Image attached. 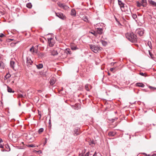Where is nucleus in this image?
<instances>
[{
	"label": "nucleus",
	"mask_w": 156,
	"mask_h": 156,
	"mask_svg": "<svg viewBox=\"0 0 156 156\" xmlns=\"http://www.w3.org/2000/svg\"><path fill=\"white\" fill-rule=\"evenodd\" d=\"M125 36L131 42L133 43L136 42L137 36L133 32L128 33L126 34Z\"/></svg>",
	"instance_id": "obj_1"
},
{
	"label": "nucleus",
	"mask_w": 156,
	"mask_h": 156,
	"mask_svg": "<svg viewBox=\"0 0 156 156\" xmlns=\"http://www.w3.org/2000/svg\"><path fill=\"white\" fill-rule=\"evenodd\" d=\"M90 48L95 53H97L101 51L102 48L97 45L93 44L90 45Z\"/></svg>",
	"instance_id": "obj_2"
},
{
	"label": "nucleus",
	"mask_w": 156,
	"mask_h": 156,
	"mask_svg": "<svg viewBox=\"0 0 156 156\" xmlns=\"http://www.w3.org/2000/svg\"><path fill=\"white\" fill-rule=\"evenodd\" d=\"M118 2L122 11L125 12V8L127 7V6H125V4L120 0H118Z\"/></svg>",
	"instance_id": "obj_3"
},
{
	"label": "nucleus",
	"mask_w": 156,
	"mask_h": 156,
	"mask_svg": "<svg viewBox=\"0 0 156 156\" xmlns=\"http://www.w3.org/2000/svg\"><path fill=\"white\" fill-rule=\"evenodd\" d=\"M144 30L143 28H140L137 29L136 32L140 36H142L144 33Z\"/></svg>",
	"instance_id": "obj_4"
},
{
	"label": "nucleus",
	"mask_w": 156,
	"mask_h": 156,
	"mask_svg": "<svg viewBox=\"0 0 156 156\" xmlns=\"http://www.w3.org/2000/svg\"><path fill=\"white\" fill-rule=\"evenodd\" d=\"M58 4L59 6L64 9H67L69 8L66 5L64 4H62L60 2H58Z\"/></svg>",
	"instance_id": "obj_5"
},
{
	"label": "nucleus",
	"mask_w": 156,
	"mask_h": 156,
	"mask_svg": "<svg viewBox=\"0 0 156 156\" xmlns=\"http://www.w3.org/2000/svg\"><path fill=\"white\" fill-rule=\"evenodd\" d=\"M103 29L102 28H96V30L98 34H102L103 33Z\"/></svg>",
	"instance_id": "obj_6"
},
{
	"label": "nucleus",
	"mask_w": 156,
	"mask_h": 156,
	"mask_svg": "<svg viewBox=\"0 0 156 156\" xmlns=\"http://www.w3.org/2000/svg\"><path fill=\"white\" fill-rule=\"evenodd\" d=\"M55 14L58 17L61 19H64V16L63 15V14L61 12H55Z\"/></svg>",
	"instance_id": "obj_7"
},
{
	"label": "nucleus",
	"mask_w": 156,
	"mask_h": 156,
	"mask_svg": "<svg viewBox=\"0 0 156 156\" xmlns=\"http://www.w3.org/2000/svg\"><path fill=\"white\" fill-rule=\"evenodd\" d=\"M52 39V38H48V39L49 45L51 47H52L54 44V43L51 41Z\"/></svg>",
	"instance_id": "obj_8"
},
{
	"label": "nucleus",
	"mask_w": 156,
	"mask_h": 156,
	"mask_svg": "<svg viewBox=\"0 0 156 156\" xmlns=\"http://www.w3.org/2000/svg\"><path fill=\"white\" fill-rule=\"evenodd\" d=\"M71 49L72 50H76L79 49V48L77 46L73 44H72L70 45Z\"/></svg>",
	"instance_id": "obj_9"
},
{
	"label": "nucleus",
	"mask_w": 156,
	"mask_h": 156,
	"mask_svg": "<svg viewBox=\"0 0 156 156\" xmlns=\"http://www.w3.org/2000/svg\"><path fill=\"white\" fill-rule=\"evenodd\" d=\"M27 63L28 66L32 64L33 61L31 60L30 58L28 57L27 58Z\"/></svg>",
	"instance_id": "obj_10"
},
{
	"label": "nucleus",
	"mask_w": 156,
	"mask_h": 156,
	"mask_svg": "<svg viewBox=\"0 0 156 156\" xmlns=\"http://www.w3.org/2000/svg\"><path fill=\"white\" fill-rule=\"evenodd\" d=\"M90 33L92 34H93L94 36H95L96 37H99V35H98L97 34V33L96 32V30L95 31L92 30L90 32Z\"/></svg>",
	"instance_id": "obj_11"
},
{
	"label": "nucleus",
	"mask_w": 156,
	"mask_h": 156,
	"mask_svg": "<svg viewBox=\"0 0 156 156\" xmlns=\"http://www.w3.org/2000/svg\"><path fill=\"white\" fill-rule=\"evenodd\" d=\"M55 79L54 77L51 78V79L50 80V81H49V83H50V84L52 85L54 84L55 83Z\"/></svg>",
	"instance_id": "obj_12"
},
{
	"label": "nucleus",
	"mask_w": 156,
	"mask_h": 156,
	"mask_svg": "<svg viewBox=\"0 0 156 156\" xmlns=\"http://www.w3.org/2000/svg\"><path fill=\"white\" fill-rule=\"evenodd\" d=\"M70 15L72 16H75L76 15V11L74 9H72L70 12Z\"/></svg>",
	"instance_id": "obj_13"
},
{
	"label": "nucleus",
	"mask_w": 156,
	"mask_h": 156,
	"mask_svg": "<svg viewBox=\"0 0 156 156\" xmlns=\"http://www.w3.org/2000/svg\"><path fill=\"white\" fill-rule=\"evenodd\" d=\"M149 3L153 6L156 7V2L152 0H148Z\"/></svg>",
	"instance_id": "obj_14"
},
{
	"label": "nucleus",
	"mask_w": 156,
	"mask_h": 156,
	"mask_svg": "<svg viewBox=\"0 0 156 156\" xmlns=\"http://www.w3.org/2000/svg\"><path fill=\"white\" fill-rule=\"evenodd\" d=\"M141 3L142 6L144 7H145L147 5V2L146 0H141Z\"/></svg>",
	"instance_id": "obj_15"
},
{
	"label": "nucleus",
	"mask_w": 156,
	"mask_h": 156,
	"mask_svg": "<svg viewBox=\"0 0 156 156\" xmlns=\"http://www.w3.org/2000/svg\"><path fill=\"white\" fill-rule=\"evenodd\" d=\"M136 85L137 87H144L145 86L144 84L141 83H137L136 84Z\"/></svg>",
	"instance_id": "obj_16"
},
{
	"label": "nucleus",
	"mask_w": 156,
	"mask_h": 156,
	"mask_svg": "<svg viewBox=\"0 0 156 156\" xmlns=\"http://www.w3.org/2000/svg\"><path fill=\"white\" fill-rule=\"evenodd\" d=\"M89 145L92 147H94L95 146V144L94 140H91L89 142Z\"/></svg>",
	"instance_id": "obj_17"
},
{
	"label": "nucleus",
	"mask_w": 156,
	"mask_h": 156,
	"mask_svg": "<svg viewBox=\"0 0 156 156\" xmlns=\"http://www.w3.org/2000/svg\"><path fill=\"white\" fill-rule=\"evenodd\" d=\"M7 90L8 92L9 93H13L14 92V91L11 88H10L9 86H7Z\"/></svg>",
	"instance_id": "obj_18"
},
{
	"label": "nucleus",
	"mask_w": 156,
	"mask_h": 156,
	"mask_svg": "<svg viewBox=\"0 0 156 156\" xmlns=\"http://www.w3.org/2000/svg\"><path fill=\"white\" fill-rule=\"evenodd\" d=\"M11 76V75L9 73V72H8V73L6 74V75L5 76L4 78V79L5 80H6L7 79L9 78Z\"/></svg>",
	"instance_id": "obj_19"
},
{
	"label": "nucleus",
	"mask_w": 156,
	"mask_h": 156,
	"mask_svg": "<svg viewBox=\"0 0 156 156\" xmlns=\"http://www.w3.org/2000/svg\"><path fill=\"white\" fill-rule=\"evenodd\" d=\"M15 62L13 61H11L10 62V66L13 69L14 68V64Z\"/></svg>",
	"instance_id": "obj_20"
},
{
	"label": "nucleus",
	"mask_w": 156,
	"mask_h": 156,
	"mask_svg": "<svg viewBox=\"0 0 156 156\" xmlns=\"http://www.w3.org/2000/svg\"><path fill=\"white\" fill-rule=\"evenodd\" d=\"M116 134V133L114 132L111 131L108 133V135L109 136H114Z\"/></svg>",
	"instance_id": "obj_21"
},
{
	"label": "nucleus",
	"mask_w": 156,
	"mask_h": 156,
	"mask_svg": "<svg viewBox=\"0 0 156 156\" xmlns=\"http://www.w3.org/2000/svg\"><path fill=\"white\" fill-rule=\"evenodd\" d=\"M65 52L67 54H68L69 55H71L72 53L70 49L69 48H67L66 49Z\"/></svg>",
	"instance_id": "obj_22"
},
{
	"label": "nucleus",
	"mask_w": 156,
	"mask_h": 156,
	"mask_svg": "<svg viewBox=\"0 0 156 156\" xmlns=\"http://www.w3.org/2000/svg\"><path fill=\"white\" fill-rule=\"evenodd\" d=\"M74 132V135H77L79 134V133H78V129L77 128H75Z\"/></svg>",
	"instance_id": "obj_23"
},
{
	"label": "nucleus",
	"mask_w": 156,
	"mask_h": 156,
	"mask_svg": "<svg viewBox=\"0 0 156 156\" xmlns=\"http://www.w3.org/2000/svg\"><path fill=\"white\" fill-rule=\"evenodd\" d=\"M58 54L57 51L55 50L52 51L51 52V55L53 56L57 55Z\"/></svg>",
	"instance_id": "obj_24"
},
{
	"label": "nucleus",
	"mask_w": 156,
	"mask_h": 156,
	"mask_svg": "<svg viewBox=\"0 0 156 156\" xmlns=\"http://www.w3.org/2000/svg\"><path fill=\"white\" fill-rule=\"evenodd\" d=\"M36 66L37 67V68L38 69H41L43 68V65L42 63H40L39 64H38L37 65H36Z\"/></svg>",
	"instance_id": "obj_25"
},
{
	"label": "nucleus",
	"mask_w": 156,
	"mask_h": 156,
	"mask_svg": "<svg viewBox=\"0 0 156 156\" xmlns=\"http://www.w3.org/2000/svg\"><path fill=\"white\" fill-rule=\"evenodd\" d=\"M4 64L2 62H0V69H3L4 68Z\"/></svg>",
	"instance_id": "obj_26"
},
{
	"label": "nucleus",
	"mask_w": 156,
	"mask_h": 156,
	"mask_svg": "<svg viewBox=\"0 0 156 156\" xmlns=\"http://www.w3.org/2000/svg\"><path fill=\"white\" fill-rule=\"evenodd\" d=\"M101 42L103 45L104 46H105L107 44V42L105 41L101 40Z\"/></svg>",
	"instance_id": "obj_27"
},
{
	"label": "nucleus",
	"mask_w": 156,
	"mask_h": 156,
	"mask_svg": "<svg viewBox=\"0 0 156 156\" xmlns=\"http://www.w3.org/2000/svg\"><path fill=\"white\" fill-rule=\"evenodd\" d=\"M27 7L29 9H31L32 7V5L31 3H28L27 4Z\"/></svg>",
	"instance_id": "obj_28"
},
{
	"label": "nucleus",
	"mask_w": 156,
	"mask_h": 156,
	"mask_svg": "<svg viewBox=\"0 0 156 156\" xmlns=\"http://www.w3.org/2000/svg\"><path fill=\"white\" fill-rule=\"evenodd\" d=\"M5 148L7 151H10V149L9 146L8 144L5 145Z\"/></svg>",
	"instance_id": "obj_29"
},
{
	"label": "nucleus",
	"mask_w": 156,
	"mask_h": 156,
	"mask_svg": "<svg viewBox=\"0 0 156 156\" xmlns=\"http://www.w3.org/2000/svg\"><path fill=\"white\" fill-rule=\"evenodd\" d=\"M44 54L43 53H40L38 54V56L40 58H43L44 56Z\"/></svg>",
	"instance_id": "obj_30"
},
{
	"label": "nucleus",
	"mask_w": 156,
	"mask_h": 156,
	"mask_svg": "<svg viewBox=\"0 0 156 156\" xmlns=\"http://www.w3.org/2000/svg\"><path fill=\"white\" fill-rule=\"evenodd\" d=\"M83 20L86 22H88V20L87 17L86 16H84L83 17Z\"/></svg>",
	"instance_id": "obj_31"
},
{
	"label": "nucleus",
	"mask_w": 156,
	"mask_h": 156,
	"mask_svg": "<svg viewBox=\"0 0 156 156\" xmlns=\"http://www.w3.org/2000/svg\"><path fill=\"white\" fill-rule=\"evenodd\" d=\"M147 44L148 46L151 49H152V46L151 44V43L150 41H148L147 43Z\"/></svg>",
	"instance_id": "obj_32"
},
{
	"label": "nucleus",
	"mask_w": 156,
	"mask_h": 156,
	"mask_svg": "<svg viewBox=\"0 0 156 156\" xmlns=\"http://www.w3.org/2000/svg\"><path fill=\"white\" fill-rule=\"evenodd\" d=\"M132 16V17L133 18L134 20H135L136 21V18L137 17L136 15L135 14H133Z\"/></svg>",
	"instance_id": "obj_33"
},
{
	"label": "nucleus",
	"mask_w": 156,
	"mask_h": 156,
	"mask_svg": "<svg viewBox=\"0 0 156 156\" xmlns=\"http://www.w3.org/2000/svg\"><path fill=\"white\" fill-rule=\"evenodd\" d=\"M118 119V118L116 117H115L114 118L110 120V121H111L112 122H113L115 121L116 120Z\"/></svg>",
	"instance_id": "obj_34"
},
{
	"label": "nucleus",
	"mask_w": 156,
	"mask_h": 156,
	"mask_svg": "<svg viewBox=\"0 0 156 156\" xmlns=\"http://www.w3.org/2000/svg\"><path fill=\"white\" fill-rule=\"evenodd\" d=\"M136 4H137V6L138 7H140L141 6H142V4L141 2L140 3L139 2H136Z\"/></svg>",
	"instance_id": "obj_35"
},
{
	"label": "nucleus",
	"mask_w": 156,
	"mask_h": 156,
	"mask_svg": "<svg viewBox=\"0 0 156 156\" xmlns=\"http://www.w3.org/2000/svg\"><path fill=\"white\" fill-rule=\"evenodd\" d=\"M44 131V129L43 128H41L39 130L38 132L39 133H40Z\"/></svg>",
	"instance_id": "obj_36"
},
{
	"label": "nucleus",
	"mask_w": 156,
	"mask_h": 156,
	"mask_svg": "<svg viewBox=\"0 0 156 156\" xmlns=\"http://www.w3.org/2000/svg\"><path fill=\"white\" fill-rule=\"evenodd\" d=\"M86 90L87 91H89L90 90L88 87V84L86 85L85 86Z\"/></svg>",
	"instance_id": "obj_37"
},
{
	"label": "nucleus",
	"mask_w": 156,
	"mask_h": 156,
	"mask_svg": "<svg viewBox=\"0 0 156 156\" xmlns=\"http://www.w3.org/2000/svg\"><path fill=\"white\" fill-rule=\"evenodd\" d=\"M28 147H35V144H29L28 145Z\"/></svg>",
	"instance_id": "obj_38"
},
{
	"label": "nucleus",
	"mask_w": 156,
	"mask_h": 156,
	"mask_svg": "<svg viewBox=\"0 0 156 156\" xmlns=\"http://www.w3.org/2000/svg\"><path fill=\"white\" fill-rule=\"evenodd\" d=\"M30 51L33 52H34V46H33L30 48Z\"/></svg>",
	"instance_id": "obj_39"
},
{
	"label": "nucleus",
	"mask_w": 156,
	"mask_h": 156,
	"mask_svg": "<svg viewBox=\"0 0 156 156\" xmlns=\"http://www.w3.org/2000/svg\"><path fill=\"white\" fill-rule=\"evenodd\" d=\"M139 74L140 75L143 76H147L145 75V73H143L140 72L139 73Z\"/></svg>",
	"instance_id": "obj_40"
},
{
	"label": "nucleus",
	"mask_w": 156,
	"mask_h": 156,
	"mask_svg": "<svg viewBox=\"0 0 156 156\" xmlns=\"http://www.w3.org/2000/svg\"><path fill=\"white\" fill-rule=\"evenodd\" d=\"M115 20L118 23V24H119L120 25H121V24L119 22L118 20V19H117V18H116L115 17Z\"/></svg>",
	"instance_id": "obj_41"
},
{
	"label": "nucleus",
	"mask_w": 156,
	"mask_h": 156,
	"mask_svg": "<svg viewBox=\"0 0 156 156\" xmlns=\"http://www.w3.org/2000/svg\"><path fill=\"white\" fill-rule=\"evenodd\" d=\"M149 88L151 90L153 89H156V88H155L154 87H153L151 86H149Z\"/></svg>",
	"instance_id": "obj_42"
},
{
	"label": "nucleus",
	"mask_w": 156,
	"mask_h": 156,
	"mask_svg": "<svg viewBox=\"0 0 156 156\" xmlns=\"http://www.w3.org/2000/svg\"><path fill=\"white\" fill-rule=\"evenodd\" d=\"M89 154L90 152H88L85 154V156H89Z\"/></svg>",
	"instance_id": "obj_43"
},
{
	"label": "nucleus",
	"mask_w": 156,
	"mask_h": 156,
	"mask_svg": "<svg viewBox=\"0 0 156 156\" xmlns=\"http://www.w3.org/2000/svg\"><path fill=\"white\" fill-rule=\"evenodd\" d=\"M5 36V35L4 34L2 33L0 34V37H2Z\"/></svg>",
	"instance_id": "obj_44"
},
{
	"label": "nucleus",
	"mask_w": 156,
	"mask_h": 156,
	"mask_svg": "<svg viewBox=\"0 0 156 156\" xmlns=\"http://www.w3.org/2000/svg\"><path fill=\"white\" fill-rule=\"evenodd\" d=\"M93 156H100V154H99V155H97L96 154V152H95L94 154L93 155Z\"/></svg>",
	"instance_id": "obj_45"
},
{
	"label": "nucleus",
	"mask_w": 156,
	"mask_h": 156,
	"mask_svg": "<svg viewBox=\"0 0 156 156\" xmlns=\"http://www.w3.org/2000/svg\"><path fill=\"white\" fill-rule=\"evenodd\" d=\"M115 68H111L110 69V70L111 71H112L114 70L115 69Z\"/></svg>",
	"instance_id": "obj_46"
},
{
	"label": "nucleus",
	"mask_w": 156,
	"mask_h": 156,
	"mask_svg": "<svg viewBox=\"0 0 156 156\" xmlns=\"http://www.w3.org/2000/svg\"><path fill=\"white\" fill-rule=\"evenodd\" d=\"M0 148H4V146L2 144H0Z\"/></svg>",
	"instance_id": "obj_47"
},
{
	"label": "nucleus",
	"mask_w": 156,
	"mask_h": 156,
	"mask_svg": "<svg viewBox=\"0 0 156 156\" xmlns=\"http://www.w3.org/2000/svg\"><path fill=\"white\" fill-rule=\"evenodd\" d=\"M149 55L151 56H152V54H151V52L149 50Z\"/></svg>",
	"instance_id": "obj_48"
},
{
	"label": "nucleus",
	"mask_w": 156,
	"mask_h": 156,
	"mask_svg": "<svg viewBox=\"0 0 156 156\" xmlns=\"http://www.w3.org/2000/svg\"><path fill=\"white\" fill-rule=\"evenodd\" d=\"M1 151L2 152L7 151L6 149L2 150Z\"/></svg>",
	"instance_id": "obj_49"
},
{
	"label": "nucleus",
	"mask_w": 156,
	"mask_h": 156,
	"mask_svg": "<svg viewBox=\"0 0 156 156\" xmlns=\"http://www.w3.org/2000/svg\"><path fill=\"white\" fill-rule=\"evenodd\" d=\"M37 152L39 153H40V154H41L42 153V152L40 150H39V151H37Z\"/></svg>",
	"instance_id": "obj_50"
},
{
	"label": "nucleus",
	"mask_w": 156,
	"mask_h": 156,
	"mask_svg": "<svg viewBox=\"0 0 156 156\" xmlns=\"http://www.w3.org/2000/svg\"><path fill=\"white\" fill-rule=\"evenodd\" d=\"M3 142V140L2 139L0 138V143L2 142Z\"/></svg>",
	"instance_id": "obj_51"
},
{
	"label": "nucleus",
	"mask_w": 156,
	"mask_h": 156,
	"mask_svg": "<svg viewBox=\"0 0 156 156\" xmlns=\"http://www.w3.org/2000/svg\"><path fill=\"white\" fill-rule=\"evenodd\" d=\"M39 115L40 116V117H39V119H40L41 117V114H40L39 112Z\"/></svg>",
	"instance_id": "obj_52"
},
{
	"label": "nucleus",
	"mask_w": 156,
	"mask_h": 156,
	"mask_svg": "<svg viewBox=\"0 0 156 156\" xmlns=\"http://www.w3.org/2000/svg\"><path fill=\"white\" fill-rule=\"evenodd\" d=\"M115 63V62H112L111 63V65H113Z\"/></svg>",
	"instance_id": "obj_53"
},
{
	"label": "nucleus",
	"mask_w": 156,
	"mask_h": 156,
	"mask_svg": "<svg viewBox=\"0 0 156 156\" xmlns=\"http://www.w3.org/2000/svg\"><path fill=\"white\" fill-rule=\"evenodd\" d=\"M20 97H23V95L22 94H20Z\"/></svg>",
	"instance_id": "obj_54"
},
{
	"label": "nucleus",
	"mask_w": 156,
	"mask_h": 156,
	"mask_svg": "<svg viewBox=\"0 0 156 156\" xmlns=\"http://www.w3.org/2000/svg\"><path fill=\"white\" fill-rule=\"evenodd\" d=\"M46 140H47V139H46V140H45V142L44 143V145H45L46 144V143H47Z\"/></svg>",
	"instance_id": "obj_55"
},
{
	"label": "nucleus",
	"mask_w": 156,
	"mask_h": 156,
	"mask_svg": "<svg viewBox=\"0 0 156 156\" xmlns=\"http://www.w3.org/2000/svg\"><path fill=\"white\" fill-rule=\"evenodd\" d=\"M51 123V120L50 119L49 120V124H50Z\"/></svg>",
	"instance_id": "obj_56"
},
{
	"label": "nucleus",
	"mask_w": 156,
	"mask_h": 156,
	"mask_svg": "<svg viewBox=\"0 0 156 156\" xmlns=\"http://www.w3.org/2000/svg\"><path fill=\"white\" fill-rule=\"evenodd\" d=\"M151 156H156V154H154L152 155Z\"/></svg>",
	"instance_id": "obj_57"
},
{
	"label": "nucleus",
	"mask_w": 156,
	"mask_h": 156,
	"mask_svg": "<svg viewBox=\"0 0 156 156\" xmlns=\"http://www.w3.org/2000/svg\"><path fill=\"white\" fill-rule=\"evenodd\" d=\"M38 92H41V90H38Z\"/></svg>",
	"instance_id": "obj_58"
},
{
	"label": "nucleus",
	"mask_w": 156,
	"mask_h": 156,
	"mask_svg": "<svg viewBox=\"0 0 156 156\" xmlns=\"http://www.w3.org/2000/svg\"><path fill=\"white\" fill-rule=\"evenodd\" d=\"M143 154H145V155H146H146H147V154H146V153H143Z\"/></svg>",
	"instance_id": "obj_59"
},
{
	"label": "nucleus",
	"mask_w": 156,
	"mask_h": 156,
	"mask_svg": "<svg viewBox=\"0 0 156 156\" xmlns=\"http://www.w3.org/2000/svg\"><path fill=\"white\" fill-rule=\"evenodd\" d=\"M10 40L11 41H12L13 40V39H10Z\"/></svg>",
	"instance_id": "obj_60"
},
{
	"label": "nucleus",
	"mask_w": 156,
	"mask_h": 156,
	"mask_svg": "<svg viewBox=\"0 0 156 156\" xmlns=\"http://www.w3.org/2000/svg\"><path fill=\"white\" fill-rule=\"evenodd\" d=\"M19 105H20V103H19Z\"/></svg>",
	"instance_id": "obj_61"
},
{
	"label": "nucleus",
	"mask_w": 156,
	"mask_h": 156,
	"mask_svg": "<svg viewBox=\"0 0 156 156\" xmlns=\"http://www.w3.org/2000/svg\"><path fill=\"white\" fill-rule=\"evenodd\" d=\"M79 156H83V155H81V156L79 155Z\"/></svg>",
	"instance_id": "obj_62"
},
{
	"label": "nucleus",
	"mask_w": 156,
	"mask_h": 156,
	"mask_svg": "<svg viewBox=\"0 0 156 156\" xmlns=\"http://www.w3.org/2000/svg\"><path fill=\"white\" fill-rule=\"evenodd\" d=\"M108 75H110V73H108Z\"/></svg>",
	"instance_id": "obj_63"
}]
</instances>
